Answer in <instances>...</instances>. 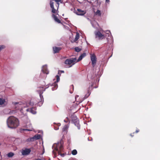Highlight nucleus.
<instances>
[{
    "label": "nucleus",
    "instance_id": "nucleus-1",
    "mask_svg": "<svg viewBox=\"0 0 160 160\" xmlns=\"http://www.w3.org/2000/svg\"><path fill=\"white\" fill-rule=\"evenodd\" d=\"M62 2V0H50L49 5L52 13L58 14L60 3Z\"/></svg>",
    "mask_w": 160,
    "mask_h": 160
},
{
    "label": "nucleus",
    "instance_id": "nucleus-2",
    "mask_svg": "<svg viewBox=\"0 0 160 160\" xmlns=\"http://www.w3.org/2000/svg\"><path fill=\"white\" fill-rule=\"evenodd\" d=\"M8 127L11 128H15L19 125L18 120L15 117L11 116L9 117L7 121Z\"/></svg>",
    "mask_w": 160,
    "mask_h": 160
},
{
    "label": "nucleus",
    "instance_id": "nucleus-3",
    "mask_svg": "<svg viewBox=\"0 0 160 160\" xmlns=\"http://www.w3.org/2000/svg\"><path fill=\"white\" fill-rule=\"evenodd\" d=\"M76 59L75 58H72L69 59H66L65 63L66 64L70 65L69 67H71L76 62Z\"/></svg>",
    "mask_w": 160,
    "mask_h": 160
},
{
    "label": "nucleus",
    "instance_id": "nucleus-4",
    "mask_svg": "<svg viewBox=\"0 0 160 160\" xmlns=\"http://www.w3.org/2000/svg\"><path fill=\"white\" fill-rule=\"evenodd\" d=\"M45 90V88H44L43 87H40L39 88V89L38 90V92L39 94V96L41 99L40 102H43L44 101V99L43 98V96L42 94L43 93V92Z\"/></svg>",
    "mask_w": 160,
    "mask_h": 160
},
{
    "label": "nucleus",
    "instance_id": "nucleus-5",
    "mask_svg": "<svg viewBox=\"0 0 160 160\" xmlns=\"http://www.w3.org/2000/svg\"><path fill=\"white\" fill-rule=\"evenodd\" d=\"M91 60L92 62V64L93 67H94L96 63L97 58L95 55L94 54L91 55Z\"/></svg>",
    "mask_w": 160,
    "mask_h": 160
},
{
    "label": "nucleus",
    "instance_id": "nucleus-6",
    "mask_svg": "<svg viewBox=\"0 0 160 160\" xmlns=\"http://www.w3.org/2000/svg\"><path fill=\"white\" fill-rule=\"evenodd\" d=\"M74 119H72V121L78 129H79L80 128V125L79 124V120L76 117H74Z\"/></svg>",
    "mask_w": 160,
    "mask_h": 160
},
{
    "label": "nucleus",
    "instance_id": "nucleus-7",
    "mask_svg": "<svg viewBox=\"0 0 160 160\" xmlns=\"http://www.w3.org/2000/svg\"><path fill=\"white\" fill-rule=\"evenodd\" d=\"M75 13L78 15H84L86 13L85 11L82 10L80 9H77V10L75 11Z\"/></svg>",
    "mask_w": 160,
    "mask_h": 160
},
{
    "label": "nucleus",
    "instance_id": "nucleus-8",
    "mask_svg": "<svg viewBox=\"0 0 160 160\" xmlns=\"http://www.w3.org/2000/svg\"><path fill=\"white\" fill-rule=\"evenodd\" d=\"M96 37H98L99 39H102L104 38V36L99 31H97L95 32Z\"/></svg>",
    "mask_w": 160,
    "mask_h": 160
},
{
    "label": "nucleus",
    "instance_id": "nucleus-9",
    "mask_svg": "<svg viewBox=\"0 0 160 160\" xmlns=\"http://www.w3.org/2000/svg\"><path fill=\"white\" fill-rule=\"evenodd\" d=\"M31 150L28 148H26L22 151V153L23 155H26L29 154Z\"/></svg>",
    "mask_w": 160,
    "mask_h": 160
},
{
    "label": "nucleus",
    "instance_id": "nucleus-10",
    "mask_svg": "<svg viewBox=\"0 0 160 160\" xmlns=\"http://www.w3.org/2000/svg\"><path fill=\"white\" fill-rule=\"evenodd\" d=\"M61 49L60 47H54L53 48V50L54 53H58Z\"/></svg>",
    "mask_w": 160,
    "mask_h": 160
},
{
    "label": "nucleus",
    "instance_id": "nucleus-11",
    "mask_svg": "<svg viewBox=\"0 0 160 160\" xmlns=\"http://www.w3.org/2000/svg\"><path fill=\"white\" fill-rule=\"evenodd\" d=\"M52 17L56 22H57L58 23H61V21L54 14H52Z\"/></svg>",
    "mask_w": 160,
    "mask_h": 160
},
{
    "label": "nucleus",
    "instance_id": "nucleus-12",
    "mask_svg": "<svg viewBox=\"0 0 160 160\" xmlns=\"http://www.w3.org/2000/svg\"><path fill=\"white\" fill-rule=\"evenodd\" d=\"M27 111H30L32 113L35 114L36 113V109L35 108H28L27 109Z\"/></svg>",
    "mask_w": 160,
    "mask_h": 160
},
{
    "label": "nucleus",
    "instance_id": "nucleus-13",
    "mask_svg": "<svg viewBox=\"0 0 160 160\" xmlns=\"http://www.w3.org/2000/svg\"><path fill=\"white\" fill-rule=\"evenodd\" d=\"M86 56V53L85 52L83 53L78 58V62L79 61L81 60L84 57Z\"/></svg>",
    "mask_w": 160,
    "mask_h": 160
},
{
    "label": "nucleus",
    "instance_id": "nucleus-14",
    "mask_svg": "<svg viewBox=\"0 0 160 160\" xmlns=\"http://www.w3.org/2000/svg\"><path fill=\"white\" fill-rule=\"evenodd\" d=\"M42 70L43 73L48 74L49 73L46 67H43Z\"/></svg>",
    "mask_w": 160,
    "mask_h": 160
},
{
    "label": "nucleus",
    "instance_id": "nucleus-15",
    "mask_svg": "<svg viewBox=\"0 0 160 160\" xmlns=\"http://www.w3.org/2000/svg\"><path fill=\"white\" fill-rule=\"evenodd\" d=\"M79 38V35L78 33L77 32L76 33V34L75 36V39L73 40V41H72V42H74L77 41Z\"/></svg>",
    "mask_w": 160,
    "mask_h": 160
},
{
    "label": "nucleus",
    "instance_id": "nucleus-16",
    "mask_svg": "<svg viewBox=\"0 0 160 160\" xmlns=\"http://www.w3.org/2000/svg\"><path fill=\"white\" fill-rule=\"evenodd\" d=\"M35 141L41 138V135L39 134H36L34 137Z\"/></svg>",
    "mask_w": 160,
    "mask_h": 160
},
{
    "label": "nucleus",
    "instance_id": "nucleus-17",
    "mask_svg": "<svg viewBox=\"0 0 160 160\" xmlns=\"http://www.w3.org/2000/svg\"><path fill=\"white\" fill-rule=\"evenodd\" d=\"M69 126L68 125H65L62 128V131L63 132H67Z\"/></svg>",
    "mask_w": 160,
    "mask_h": 160
},
{
    "label": "nucleus",
    "instance_id": "nucleus-18",
    "mask_svg": "<svg viewBox=\"0 0 160 160\" xmlns=\"http://www.w3.org/2000/svg\"><path fill=\"white\" fill-rule=\"evenodd\" d=\"M101 12L99 10H97L95 13V15L99 16H101Z\"/></svg>",
    "mask_w": 160,
    "mask_h": 160
},
{
    "label": "nucleus",
    "instance_id": "nucleus-19",
    "mask_svg": "<svg viewBox=\"0 0 160 160\" xmlns=\"http://www.w3.org/2000/svg\"><path fill=\"white\" fill-rule=\"evenodd\" d=\"M14 155V153L12 152H10L7 154V156L9 158H11Z\"/></svg>",
    "mask_w": 160,
    "mask_h": 160
},
{
    "label": "nucleus",
    "instance_id": "nucleus-20",
    "mask_svg": "<svg viewBox=\"0 0 160 160\" xmlns=\"http://www.w3.org/2000/svg\"><path fill=\"white\" fill-rule=\"evenodd\" d=\"M27 142H33L35 141L33 137L28 138L26 140Z\"/></svg>",
    "mask_w": 160,
    "mask_h": 160
},
{
    "label": "nucleus",
    "instance_id": "nucleus-21",
    "mask_svg": "<svg viewBox=\"0 0 160 160\" xmlns=\"http://www.w3.org/2000/svg\"><path fill=\"white\" fill-rule=\"evenodd\" d=\"M53 85L54 86V87L52 88V90H54L55 89H56L58 87V84L56 83L55 82L54 83H53Z\"/></svg>",
    "mask_w": 160,
    "mask_h": 160
},
{
    "label": "nucleus",
    "instance_id": "nucleus-22",
    "mask_svg": "<svg viewBox=\"0 0 160 160\" xmlns=\"http://www.w3.org/2000/svg\"><path fill=\"white\" fill-rule=\"evenodd\" d=\"M63 149V146L62 145H60L59 147V150L58 151V154H60V152H61Z\"/></svg>",
    "mask_w": 160,
    "mask_h": 160
},
{
    "label": "nucleus",
    "instance_id": "nucleus-23",
    "mask_svg": "<svg viewBox=\"0 0 160 160\" xmlns=\"http://www.w3.org/2000/svg\"><path fill=\"white\" fill-rule=\"evenodd\" d=\"M5 100L4 99L0 98V105H2L4 103Z\"/></svg>",
    "mask_w": 160,
    "mask_h": 160
},
{
    "label": "nucleus",
    "instance_id": "nucleus-24",
    "mask_svg": "<svg viewBox=\"0 0 160 160\" xmlns=\"http://www.w3.org/2000/svg\"><path fill=\"white\" fill-rule=\"evenodd\" d=\"M75 50L76 52H79L81 51V49L78 47H77L75 48Z\"/></svg>",
    "mask_w": 160,
    "mask_h": 160
},
{
    "label": "nucleus",
    "instance_id": "nucleus-25",
    "mask_svg": "<svg viewBox=\"0 0 160 160\" xmlns=\"http://www.w3.org/2000/svg\"><path fill=\"white\" fill-rule=\"evenodd\" d=\"M77 153V151L75 149H74L72 151V153L73 155H76Z\"/></svg>",
    "mask_w": 160,
    "mask_h": 160
},
{
    "label": "nucleus",
    "instance_id": "nucleus-26",
    "mask_svg": "<svg viewBox=\"0 0 160 160\" xmlns=\"http://www.w3.org/2000/svg\"><path fill=\"white\" fill-rule=\"evenodd\" d=\"M64 122H70V121L69 120L68 118L67 117L66 119L64 120Z\"/></svg>",
    "mask_w": 160,
    "mask_h": 160
},
{
    "label": "nucleus",
    "instance_id": "nucleus-27",
    "mask_svg": "<svg viewBox=\"0 0 160 160\" xmlns=\"http://www.w3.org/2000/svg\"><path fill=\"white\" fill-rule=\"evenodd\" d=\"M56 78L57 79L56 82H58L60 80L59 77L58 75H56Z\"/></svg>",
    "mask_w": 160,
    "mask_h": 160
},
{
    "label": "nucleus",
    "instance_id": "nucleus-28",
    "mask_svg": "<svg viewBox=\"0 0 160 160\" xmlns=\"http://www.w3.org/2000/svg\"><path fill=\"white\" fill-rule=\"evenodd\" d=\"M5 47L4 45H0V51L3 49Z\"/></svg>",
    "mask_w": 160,
    "mask_h": 160
},
{
    "label": "nucleus",
    "instance_id": "nucleus-29",
    "mask_svg": "<svg viewBox=\"0 0 160 160\" xmlns=\"http://www.w3.org/2000/svg\"><path fill=\"white\" fill-rule=\"evenodd\" d=\"M25 131H32V130L30 129H25L24 130Z\"/></svg>",
    "mask_w": 160,
    "mask_h": 160
},
{
    "label": "nucleus",
    "instance_id": "nucleus-30",
    "mask_svg": "<svg viewBox=\"0 0 160 160\" xmlns=\"http://www.w3.org/2000/svg\"><path fill=\"white\" fill-rule=\"evenodd\" d=\"M139 129H137L136 130L135 132L137 133L139 132Z\"/></svg>",
    "mask_w": 160,
    "mask_h": 160
},
{
    "label": "nucleus",
    "instance_id": "nucleus-31",
    "mask_svg": "<svg viewBox=\"0 0 160 160\" xmlns=\"http://www.w3.org/2000/svg\"><path fill=\"white\" fill-rule=\"evenodd\" d=\"M34 160H42L41 159L37 158V159H35Z\"/></svg>",
    "mask_w": 160,
    "mask_h": 160
},
{
    "label": "nucleus",
    "instance_id": "nucleus-32",
    "mask_svg": "<svg viewBox=\"0 0 160 160\" xmlns=\"http://www.w3.org/2000/svg\"><path fill=\"white\" fill-rule=\"evenodd\" d=\"M135 132H133L132 134H133ZM130 135L131 136V137H133V135H132V133H131L130 134Z\"/></svg>",
    "mask_w": 160,
    "mask_h": 160
},
{
    "label": "nucleus",
    "instance_id": "nucleus-33",
    "mask_svg": "<svg viewBox=\"0 0 160 160\" xmlns=\"http://www.w3.org/2000/svg\"><path fill=\"white\" fill-rule=\"evenodd\" d=\"M106 2L108 3L110 1L109 0H106Z\"/></svg>",
    "mask_w": 160,
    "mask_h": 160
},
{
    "label": "nucleus",
    "instance_id": "nucleus-34",
    "mask_svg": "<svg viewBox=\"0 0 160 160\" xmlns=\"http://www.w3.org/2000/svg\"><path fill=\"white\" fill-rule=\"evenodd\" d=\"M61 125L60 123H59L58 124V126H60Z\"/></svg>",
    "mask_w": 160,
    "mask_h": 160
},
{
    "label": "nucleus",
    "instance_id": "nucleus-35",
    "mask_svg": "<svg viewBox=\"0 0 160 160\" xmlns=\"http://www.w3.org/2000/svg\"><path fill=\"white\" fill-rule=\"evenodd\" d=\"M55 149H56V150L57 151L58 150V148H56Z\"/></svg>",
    "mask_w": 160,
    "mask_h": 160
},
{
    "label": "nucleus",
    "instance_id": "nucleus-36",
    "mask_svg": "<svg viewBox=\"0 0 160 160\" xmlns=\"http://www.w3.org/2000/svg\"><path fill=\"white\" fill-rule=\"evenodd\" d=\"M59 128H55V130H58V129Z\"/></svg>",
    "mask_w": 160,
    "mask_h": 160
},
{
    "label": "nucleus",
    "instance_id": "nucleus-37",
    "mask_svg": "<svg viewBox=\"0 0 160 160\" xmlns=\"http://www.w3.org/2000/svg\"><path fill=\"white\" fill-rule=\"evenodd\" d=\"M60 155H62V156H63V155H62V154H61V152H60Z\"/></svg>",
    "mask_w": 160,
    "mask_h": 160
},
{
    "label": "nucleus",
    "instance_id": "nucleus-38",
    "mask_svg": "<svg viewBox=\"0 0 160 160\" xmlns=\"http://www.w3.org/2000/svg\"><path fill=\"white\" fill-rule=\"evenodd\" d=\"M61 72H64V71H61Z\"/></svg>",
    "mask_w": 160,
    "mask_h": 160
},
{
    "label": "nucleus",
    "instance_id": "nucleus-39",
    "mask_svg": "<svg viewBox=\"0 0 160 160\" xmlns=\"http://www.w3.org/2000/svg\"><path fill=\"white\" fill-rule=\"evenodd\" d=\"M31 102H30V105H31Z\"/></svg>",
    "mask_w": 160,
    "mask_h": 160
},
{
    "label": "nucleus",
    "instance_id": "nucleus-40",
    "mask_svg": "<svg viewBox=\"0 0 160 160\" xmlns=\"http://www.w3.org/2000/svg\"><path fill=\"white\" fill-rule=\"evenodd\" d=\"M108 32H110L109 31H108Z\"/></svg>",
    "mask_w": 160,
    "mask_h": 160
}]
</instances>
